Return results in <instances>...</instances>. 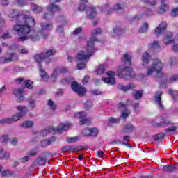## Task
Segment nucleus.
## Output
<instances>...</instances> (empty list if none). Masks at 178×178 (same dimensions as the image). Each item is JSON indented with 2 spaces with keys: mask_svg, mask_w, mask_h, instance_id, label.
I'll return each instance as SVG.
<instances>
[{
  "mask_svg": "<svg viewBox=\"0 0 178 178\" xmlns=\"http://www.w3.org/2000/svg\"><path fill=\"white\" fill-rule=\"evenodd\" d=\"M19 60V54L17 53H8L6 57L0 58V63H10V62H17Z\"/></svg>",
  "mask_w": 178,
  "mask_h": 178,
  "instance_id": "10",
  "label": "nucleus"
},
{
  "mask_svg": "<svg viewBox=\"0 0 178 178\" xmlns=\"http://www.w3.org/2000/svg\"><path fill=\"white\" fill-rule=\"evenodd\" d=\"M31 9H32L33 12H34L35 13H41V12L44 10V8H42V7L34 3L31 4Z\"/></svg>",
  "mask_w": 178,
  "mask_h": 178,
  "instance_id": "25",
  "label": "nucleus"
},
{
  "mask_svg": "<svg viewBox=\"0 0 178 178\" xmlns=\"http://www.w3.org/2000/svg\"><path fill=\"white\" fill-rule=\"evenodd\" d=\"M71 87L72 91L76 92L79 97H83V95H86V92H87L86 88L81 86V85L77 83L76 81L72 82Z\"/></svg>",
  "mask_w": 178,
  "mask_h": 178,
  "instance_id": "11",
  "label": "nucleus"
},
{
  "mask_svg": "<svg viewBox=\"0 0 178 178\" xmlns=\"http://www.w3.org/2000/svg\"><path fill=\"white\" fill-rule=\"evenodd\" d=\"M102 33L101 29H94L92 31V37L87 41V45L83 48L76 56L75 60L77 63L76 67L78 70L86 69V63L90 60V58L97 52V48L94 47V42L97 41V35Z\"/></svg>",
  "mask_w": 178,
  "mask_h": 178,
  "instance_id": "2",
  "label": "nucleus"
},
{
  "mask_svg": "<svg viewBox=\"0 0 178 178\" xmlns=\"http://www.w3.org/2000/svg\"><path fill=\"white\" fill-rule=\"evenodd\" d=\"M40 27L41 29L40 32L32 30L31 29H33V27H31L29 33H31V31L34 33H32V35H31V37H38V38L33 39V38H29L28 40H32V41H37L40 38H42L43 40H45V38H48L49 34L48 33H47V31H50L51 30H52V24L51 22H44L40 24Z\"/></svg>",
  "mask_w": 178,
  "mask_h": 178,
  "instance_id": "4",
  "label": "nucleus"
},
{
  "mask_svg": "<svg viewBox=\"0 0 178 178\" xmlns=\"http://www.w3.org/2000/svg\"><path fill=\"white\" fill-rule=\"evenodd\" d=\"M1 5L2 6H8L9 5V0H1Z\"/></svg>",
  "mask_w": 178,
  "mask_h": 178,
  "instance_id": "62",
  "label": "nucleus"
},
{
  "mask_svg": "<svg viewBox=\"0 0 178 178\" xmlns=\"http://www.w3.org/2000/svg\"><path fill=\"white\" fill-rule=\"evenodd\" d=\"M1 175L2 177H10L13 176V172L10 170H4L1 172Z\"/></svg>",
  "mask_w": 178,
  "mask_h": 178,
  "instance_id": "33",
  "label": "nucleus"
},
{
  "mask_svg": "<svg viewBox=\"0 0 178 178\" xmlns=\"http://www.w3.org/2000/svg\"><path fill=\"white\" fill-rule=\"evenodd\" d=\"M168 124H170V121L168 120H163L160 123L154 124V127H166Z\"/></svg>",
  "mask_w": 178,
  "mask_h": 178,
  "instance_id": "31",
  "label": "nucleus"
},
{
  "mask_svg": "<svg viewBox=\"0 0 178 178\" xmlns=\"http://www.w3.org/2000/svg\"><path fill=\"white\" fill-rule=\"evenodd\" d=\"M97 134H98V129H97V128L90 129V136L91 137H97Z\"/></svg>",
  "mask_w": 178,
  "mask_h": 178,
  "instance_id": "50",
  "label": "nucleus"
},
{
  "mask_svg": "<svg viewBox=\"0 0 178 178\" xmlns=\"http://www.w3.org/2000/svg\"><path fill=\"white\" fill-rule=\"evenodd\" d=\"M48 106L49 108H51V109H53V111L56 109V104L51 99L48 101Z\"/></svg>",
  "mask_w": 178,
  "mask_h": 178,
  "instance_id": "51",
  "label": "nucleus"
},
{
  "mask_svg": "<svg viewBox=\"0 0 178 178\" xmlns=\"http://www.w3.org/2000/svg\"><path fill=\"white\" fill-rule=\"evenodd\" d=\"M63 152H72V151H74V147L72 146H65L62 149Z\"/></svg>",
  "mask_w": 178,
  "mask_h": 178,
  "instance_id": "48",
  "label": "nucleus"
},
{
  "mask_svg": "<svg viewBox=\"0 0 178 178\" xmlns=\"http://www.w3.org/2000/svg\"><path fill=\"white\" fill-rule=\"evenodd\" d=\"M167 26L168 24L166 22H162L154 30V34L156 35H161V34H163L165 32Z\"/></svg>",
  "mask_w": 178,
  "mask_h": 178,
  "instance_id": "17",
  "label": "nucleus"
},
{
  "mask_svg": "<svg viewBox=\"0 0 178 178\" xmlns=\"http://www.w3.org/2000/svg\"><path fill=\"white\" fill-rule=\"evenodd\" d=\"M9 142V136L8 135H1L0 136V143L2 144H8Z\"/></svg>",
  "mask_w": 178,
  "mask_h": 178,
  "instance_id": "36",
  "label": "nucleus"
},
{
  "mask_svg": "<svg viewBox=\"0 0 178 178\" xmlns=\"http://www.w3.org/2000/svg\"><path fill=\"white\" fill-rule=\"evenodd\" d=\"M67 143H70L71 144H73L74 143H77V141H80V138L78 136H74L67 138Z\"/></svg>",
  "mask_w": 178,
  "mask_h": 178,
  "instance_id": "41",
  "label": "nucleus"
},
{
  "mask_svg": "<svg viewBox=\"0 0 178 178\" xmlns=\"http://www.w3.org/2000/svg\"><path fill=\"white\" fill-rule=\"evenodd\" d=\"M172 51H174V52H178V44H174L172 45Z\"/></svg>",
  "mask_w": 178,
  "mask_h": 178,
  "instance_id": "64",
  "label": "nucleus"
},
{
  "mask_svg": "<svg viewBox=\"0 0 178 178\" xmlns=\"http://www.w3.org/2000/svg\"><path fill=\"white\" fill-rule=\"evenodd\" d=\"M117 74L120 79L130 80V79L134 77L136 74L131 67L120 65L117 70Z\"/></svg>",
  "mask_w": 178,
  "mask_h": 178,
  "instance_id": "7",
  "label": "nucleus"
},
{
  "mask_svg": "<svg viewBox=\"0 0 178 178\" xmlns=\"http://www.w3.org/2000/svg\"><path fill=\"white\" fill-rule=\"evenodd\" d=\"M163 137H165V134L163 133H161L154 136V138L156 141H161L162 140H163Z\"/></svg>",
  "mask_w": 178,
  "mask_h": 178,
  "instance_id": "43",
  "label": "nucleus"
},
{
  "mask_svg": "<svg viewBox=\"0 0 178 178\" xmlns=\"http://www.w3.org/2000/svg\"><path fill=\"white\" fill-rule=\"evenodd\" d=\"M113 144H121L122 145H125V147H128L129 148H131V145H130L129 144L124 143V142H122L120 140H116L113 141L112 143Z\"/></svg>",
  "mask_w": 178,
  "mask_h": 178,
  "instance_id": "47",
  "label": "nucleus"
},
{
  "mask_svg": "<svg viewBox=\"0 0 178 178\" xmlns=\"http://www.w3.org/2000/svg\"><path fill=\"white\" fill-rule=\"evenodd\" d=\"M10 157V153L4 152L2 147L0 148V158H1V159H9ZM0 172H2V165H0Z\"/></svg>",
  "mask_w": 178,
  "mask_h": 178,
  "instance_id": "22",
  "label": "nucleus"
},
{
  "mask_svg": "<svg viewBox=\"0 0 178 178\" xmlns=\"http://www.w3.org/2000/svg\"><path fill=\"white\" fill-rule=\"evenodd\" d=\"M154 102L159 109H163V104H162V91H157L154 96Z\"/></svg>",
  "mask_w": 178,
  "mask_h": 178,
  "instance_id": "16",
  "label": "nucleus"
},
{
  "mask_svg": "<svg viewBox=\"0 0 178 178\" xmlns=\"http://www.w3.org/2000/svg\"><path fill=\"white\" fill-rule=\"evenodd\" d=\"M161 13L169 10V5L165 3V0H161V6L160 7Z\"/></svg>",
  "mask_w": 178,
  "mask_h": 178,
  "instance_id": "32",
  "label": "nucleus"
},
{
  "mask_svg": "<svg viewBox=\"0 0 178 178\" xmlns=\"http://www.w3.org/2000/svg\"><path fill=\"white\" fill-rule=\"evenodd\" d=\"M106 69V65H99V67L96 69L97 74L101 75L104 74Z\"/></svg>",
  "mask_w": 178,
  "mask_h": 178,
  "instance_id": "28",
  "label": "nucleus"
},
{
  "mask_svg": "<svg viewBox=\"0 0 178 178\" xmlns=\"http://www.w3.org/2000/svg\"><path fill=\"white\" fill-rule=\"evenodd\" d=\"M163 64L162 62H161L159 59H154L152 65L147 68L146 75L149 77L155 73L156 79H159V77H162V74H163Z\"/></svg>",
  "mask_w": 178,
  "mask_h": 178,
  "instance_id": "5",
  "label": "nucleus"
},
{
  "mask_svg": "<svg viewBox=\"0 0 178 178\" xmlns=\"http://www.w3.org/2000/svg\"><path fill=\"white\" fill-rule=\"evenodd\" d=\"M25 84V87L29 88V90H33V82L31 80H26L24 82Z\"/></svg>",
  "mask_w": 178,
  "mask_h": 178,
  "instance_id": "46",
  "label": "nucleus"
},
{
  "mask_svg": "<svg viewBox=\"0 0 178 178\" xmlns=\"http://www.w3.org/2000/svg\"><path fill=\"white\" fill-rule=\"evenodd\" d=\"M13 94L17 97L19 99H23V89L17 88L13 90Z\"/></svg>",
  "mask_w": 178,
  "mask_h": 178,
  "instance_id": "26",
  "label": "nucleus"
},
{
  "mask_svg": "<svg viewBox=\"0 0 178 178\" xmlns=\"http://www.w3.org/2000/svg\"><path fill=\"white\" fill-rule=\"evenodd\" d=\"M92 102L88 101L86 103H85V108L86 109H90V108H92Z\"/></svg>",
  "mask_w": 178,
  "mask_h": 178,
  "instance_id": "58",
  "label": "nucleus"
},
{
  "mask_svg": "<svg viewBox=\"0 0 178 178\" xmlns=\"http://www.w3.org/2000/svg\"><path fill=\"white\" fill-rule=\"evenodd\" d=\"M97 16V10L95 7H88L86 11L87 19H92Z\"/></svg>",
  "mask_w": 178,
  "mask_h": 178,
  "instance_id": "19",
  "label": "nucleus"
},
{
  "mask_svg": "<svg viewBox=\"0 0 178 178\" xmlns=\"http://www.w3.org/2000/svg\"><path fill=\"white\" fill-rule=\"evenodd\" d=\"M151 60V58L149 57V54L148 52H145L142 56V65L143 66H145V65H149Z\"/></svg>",
  "mask_w": 178,
  "mask_h": 178,
  "instance_id": "24",
  "label": "nucleus"
},
{
  "mask_svg": "<svg viewBox=\"0 0 178 178\" xmlns=\"http://www.w3.org/2000/svg\"><path fill=\"white\" fill-rule=\"evenodd\" d=\"M172 16H178V8L172 9Z\"/></svg>",
  "mask_w": 178,
  "mask_h": 178,
  "instance_id": "63",
  "label": "nucleus"
},
{
  "mask_svg": "<svg viewBox=\"0 0 178 178\" xmlns=\"http://www.w3.org/2000/svg\"><path fill=\"white\" fill-rule=\"evenodd\" d=\"M81 124H86V126H88L91 124V118H83L80 120Z\"/></svg>",
  "mask_w": 178,
  "mask_h": 178,
  "instance_id": "42",
  "label": "nucleus"
},
{
  "mask_svg": "<svg viewBox=\"0 0 178 178\" xmlns=\"http://www.w3.org/2000/svg\"><path fill=\"white\" fill-rule=\"evenodd\" d=\"M16 108L17 109V111H19V113L14 114L11 118H7L1 120V124H6L13 123V122H18V120H20V119L23 118V115H24V113H26L29 111L27 107L22 106H18Z\"/></svg>",
  "mask_w": 178,
  "mask_h": 178,
  "instance_id": "6",
  "label": "nucleus"
},
{
  "mask_svg": "<svg viewBox=\"0 0 178 178\" xmlns=\"http://www.w3.org/2000/svg\"><path fill=\"white\" fill-rule=\"evenodd\" d=\"M54 141H55V138H50L47 140H44L41 142L42 147H47V145H51Z\"/></svg>",
  "mask_w": 178,
  "mask_h": 178,
  "instance_id": "30",
  "label": "nucleus"
},
{
  "mask_svg": "<svg viewBox=\"0 0 178 178\" xmlns=\"http://www.w3.org/2000/svg\"><path fill=\"white\" fill-rule=\"evenodd\" d=\"M176 129L177 128L175 126L170 127L165 129V131H167V132L168 131H169V132L175 131Z\"/></svg>",
  "mask_w": 178,
  "mask_h": 178,
  "instance_id": "61",
  "label": "nucleus"
},
{
  "mask_svg": "<svg viewBox=\"0 0 178 178\" xmlns=\"http://www.w3.org/2000/svg\"><path fill=\"white\" fill-rule=\"evenodd\" d=\"M176 169V166L170 165H165L163 167V170L164 172H173Z\"/></svg>",
  "mask_w": 178,
  "mask_h": 178,
  "instance_id": "35",
  "label": "nucleus"
},
{
  "mask_svg": "<svg viewBox=\"0 0 178 178\" xmlns=\"http://www.w3.org/2000/svg\"><path fill=\"white\" fill-rule=\"evenodd\" d=\"M176 63H177V60H176V58L175 57L171 58L169 60V65H170V66H173L176 65Z\"/></svg>",
  "mask_w": 178,
  "mask_h": 178,
  "instance_id": "55",
  "label": "nucleus"
},
{
  "mask_svg": "<svg viewBox=\"0 0 178 178\" xmlns=\"http://www.w3.org/2000/svg\"><path fill=\"white\" fill-rule=\"evenodd\" d=\"M35 165H40V166H44L47 163V159L45 158L39 157L34 161Z\"/></svg>",
  "mask_w": 178,
  "mask_h": 178,
  "instance_id": "27",
  "label": "nucleus"
},
{
  "mask_svg": "<svg viewBox=\"0 0 178 178\" xmlns=\"http://www.w3.org/2000/svg\"><path fill=\"white\" fill-rule=\"evenodd\" d=\"M19 161L22 163L28 162V161H30V156H25L22 158L19 159Z\"/></svg>",
  "mask_w": 178,
  "mask_h": 178,
  "instance_id": "54",
  "label": "nucleus"
},
{
  "mask_svg": "<svg viewBox=\"0 0 178 178\" xmlns=\"http://www.w3.org/2000/svg\"><path fill=\"white\" fill-rule=\"evenodd\" d=\"M122 31V29L120 26H116L114 28L113 31V35L115 37V35H120V32Z\"/></svg>",
  "mask_w": 178,
  "mask_h": 178,
  "instance_id": "44",
  "label": "nucleus"
},
{
  "mask_svg": "<svg viewBox=\"0 0 178 178\" xmlns=\"http://www.w3.org/2000/svg\"><path fill=\"white\" fill-rule=\"evenodd\" d=\"M147 30H148V23L144 22L139 29V33H147Z\"/></svg>",
  "mask_w": 178,
  "mask_h": 178,
  "instance_id": "38",
  "label": "nucleus"
},
{
  "mask_svg": "<svg viewBox=\"0 0 178 178\" xmlns=\"http://www.w3.org/2000/svg\"><path fill=\"white\" fill-rule=\"evenodd\" d=\"M37 155V150H31L28 152V156H35Z\"/></svg>",
  "mask_w": 178,
  "mask_h": 178,
  "instance_id": "56",
  "label": "nucleus"
},
{
  "mask_svg": "<svg viewBox=\"0 0 178 178\" xmlns=\"http://www.w3.org/2000/svg\"><path fill=\"white\" fill-rule=\"evenodd\" d=\"M120 122V118L111 117L108 119L109 124H116Z\"/></svg>",
  "mask_w": 178,
  "mask_h": 178,
  "instance_id": "39",
  "label": "nucleus"
},
{
  "mask_svg": "<svg viewBox=\"0 0 178 178\" xmlns=\"http://www.w3.org/2000/svg\"><path fill=\"white\" fill-rule=\"evenodd\" d=\"M34 126V122L33 121H24L21 124V127L24 129H29Z\"/></svg>",
  "mask_w": 178,
  "mask_h": 178,
  "instance_id": "29",
  "label": "nucleus"
},
{
  "mask_svg": "<svg viewBox=\"0 0 178 178\" xmlns=\"http://www.w3.org/2000/svg\"><path fill=\"white\" fill-rule=\"evenodd\" d=\"M120 90L122 91H130V90H134L136 88V85L134 83H131L127 86H123L122 84L119 85Z\"/></svg>",
  "mask_w": 178,
  "mask_h": 178,
  "instance_id": "21",
  "label": "nucleus"
},
{
  "mask_svg": "<svg viewBox=\"0 0 178 178\" xmlns=\"http://www.w3.org/2000/svg\"><path fill=\"white\" fill-rule=\"evenodd\" d=\"M69 129H70V125H69V124H60L57 128L49 127L43 129L40 134L41 136H45L49 133H51V134L62 133V131H66V130H69Z\"/></svg>",
  "mask_w": 178,
  "mask_h": 178,
  "instance_id": "8",
  "label": "nucleus"
},
{
  "mask_svg": "<svg viewBox=\"0 0 178 178\" xmlns=\"http://www.w3.org/2000/svg\"><path fill=\"white\" fill-rule=\"evenodd\" d=\"M122 62L124 65H131V55L130 53H126L124 54Z\"/></svg>",
  "mask_w": 178,
  "mask_h": 178,
  "instance_id": "23",
  "label": "nucleus"
},
{
  "mask_svg": "<svg viewBox=\"0 0 178 178\" xmlns=\"http://www.w3.org/2000/svg\"><path fill=\"white\" fill-rule=\"evenodd\" d=\"M149 47L152 49H156L157 48H159V42L158 41L153 42L149 44Z\"/></svg>",
  "mask_w": 178,
  "mask_h": 178,
  "instance_id": "49",
  "label": "nucleus"
},
{
  "mask_svg": "<svg viewBox=\"0 0 178 178\" xmlns=\"http://www.w3.org/2000/svg\"><path fill=\"white\" fill-rule=\"evenodd\" d=\"M115 74L116 72L113 71H108L106 72V75L109 76L110 77L102 78V80L107 84H111V86H113V84L116 83V80L115 79Z\"/></svg>",
  "mask_w": 178,
  "mask_h": 178,
  "instance_id": "13",
  "label": "nucleus"
},
{
  "mask_svg": "<svg viewBox=\"0 0 178 178\" xmlns=\"http://www.w3.org/2000/svg\"><path fill=\"white\" fill-rule=\"evenodd\" d=\"M87 2H88V0H81V3L79 7V10H80V12L86 10V3H87Z\"/></svg>",
  "mask_w": 178,
  "mask_h": 178,
  "instance_id": "37",
  "label": "nucleus"
},
{
  "mask_svg": "<svg viewBox=\"0 0 178 178\" xmlns=\"http://www.w3.org/2000/svg\"><path fill=\"white\" fill-rule=\"evenodd\" d=\"M10 20H17V23L13 26V30L18 34L19 41H27L29 38L37 40L38 37L31 36L34 32H30V28L35 24V20L31 16L23 13L19 10L12 9L8 11Z\"/></svg>",
  "mask_w": 178,
  "mask_h": 178,
  "instance_id": "1",
  "label": "nucleus"
},
{
  "mask_svg": "<svg viewBox=\"0 0 178 178\" xmlns=\"http://www.w3.org/2000/svg\"><path fill=\"white\" fill-rule=\"evenodd\" d=\"M67 68L66 67H56L53 73L51 74V80L52 81H56V79H58V75L62 73H67Z\"/></svg>",
  "mask_w": 178,
  "mask_h": 178,
  "instance_id": "14",
  "label": "nucleus"
},
{
  "mask_svg": "<svg viewBox=\"0 0 178 178\" xmlns=\"http://www.w3.org/2000/svg\"><path fill=\"white\" fill-rule=\"evenodd\" d=\"M178 80V75H173L172 76L170 77L168 80V83H175V81H177Z\"/></svg>",
  "mask_w": 178,
  "mask_h": 178,
  "instance_id": "52",
  "label": "nucleus"
},
{
  "mask_svg": "<svg viewBox=\"0 0 178 178\" xmlns=\"http://www.w3.org/2000/svg\"><path fill=\"white\" fill-rule=\"evenodd\" d=\"M55 54H56V50L52 49H49L46 53H41L40 54H36L34 56L35 60H36V62L38 63L40 76L42 81H48V80H49V76H48V74L47 73V72H45V70L42 68L40 63L41 62L44 60L46 63V65H48L51 62V59L49 58V57L54 56Z\"/></svg>",
  "mask_w": 178,
  "mask_h": 178,
  "instance_id": "3",
  "label": "nucleus"
},
{
  "mask_svg": "<svg viewBox=\"0 0 178 178\" xmlns=\"http://www.w3.org/2000/svg\"><path fill=\"white\" fill-rule=\"evenodd\" d=\"M172 37H173V35L172 34V33H168L164 37L163 41L164 44H165V45H169V44H173V42H175V41L178 42V34L177 35V37L175 40H173V38H172Z\"/></svg>",
  "mask_w": 178,
  "mask_h": 178,
  "instance_id": "18",
  "label": "nucleus"
},
{
  "mask_svg": "<svg viewBox=\"0 0 178 178\" xmlns=\"http://www.w3.org/2000/svg\"><path fill=\"white\" fill-rule=\"evenodd\" d=\"M168 94L172 95V97H177L178 95V92H175L174 90H172V89H170L168 90Z\"/></svg>",
  "mask_w": 178,
  "mask_h": 178,
  "instance_id": "60",
  "label": "nucleus"
},
{
  "mask_svg": "<svg viewBox=\"0 0 178 178\" xmlns=\"http://www.w3.org/2000/svg\"><path fill=\"white\" fill-rule=\"evenodd\" d=\"M28 105H29V108H31V109H34V108H35V106H37L36 101L34 99H30L28 102Z\"/></svg>",
  "mask_w": 178,
  "mask_h": 178,
  "instance_id": "45",
  "label": "nucleus"
},
{
  "mask_svg": "<svg viewBox=\"0 0 178 178\" xmlns=\"http://www.w3.org/2000/svg\"><path fill=\"white\" fill-rule=\"evenodd\" d=\"M124 8V3H117L114 5L113 8H109V4H106L102 7L103 12H107L108 15H111L113 10H122Z\"/></svg>",
  "mask_w": 178,
  "mask_h": 178,
  "instance_id": "12",
  "label": "nucleus"
},
{
  "mask_svg": "<svg viewBox=\"0 0 178 178\" xmlns=\"http://www.w3.org/2000/svg\"><path fill=\"white\" fill-rule=\"evenodd\" d=\"M90 129H85L83 131V136H90Z\"/></svg>",
  "mask_w": 178,
  "mask_h": 178,
  "instance_id": "59",
  "label": "nucleus"
},
{
  "mask_svg": "<svg viewBox=\"0 0 178 178\" xmlns=\"http://www.w3.org/2000/svg\"><path fill=\"white\" fill-rule=\"evenodd\" d=\"M59 10H60V8L59 7V6L51 3L48 6L47 11L42 16V19L46 20L48 19H51V17L54 16L55 12H59Z\"/></svg>",
  "mask_w": 178,
  "mask_h": 178,
  "instance_id": "9",
  "label": "nucleus"
},
{
  "mask_svg": "<svg viewBox=\"0 0 178 178\" xmlns=\"http://www.w3.org/2000/svg\"><path fill=\"white\" fill-rule=\"evenodd\" d=\"M134 98L135 99H141L143 97V90H138L135 92H134Z\"/></svg>",
  "mask_w": 178,
  "mask_h": 178,
  "instance_id": "40",
  "label": "nucleus"
},
{
  "mask_svg": "<svg viewBox=\"0 0 178 178\" xmlns=\"http://www.w3.org/2000/svg\"><path fill=\"white\" fill-rule=\"evenodd\" d=\"M135 130L136 128L134 127V126L131 123H128L124 127L122 132L125 134H129L133 133V131H134Z\"/></svg>",
  "mask_w": 178,
  "mask_h": 178,
  "instance_id": "20",
  "label": "nucleus"
},
{
  "mask_svg": "<svg viewBox=\"0 0 178 178\" xmlns=\"http://www.w3.org/2000/svg\"><path fill=\"white\" fill-rule=\"evenodd\" d=\"M81 31H83V29L81 27L77 28L76 29H75V31L73 32V34L74 35H77V34H80V33H81Z\"/></svg>",
  "mask_w": 178,
  "mask_h": 178,
  "instance_id": "57",
  "label": "nucleus"
},
{
  "mask_svg": "<svg viewBox=\"0 0 178 178\" xmlns=\"http://www.w3.org/2000/svg\"><path fill=\"white\" fill-rule=\"evenodd\" d=\"M74 116L76 119H81V120L83 119H85V118H86L87 114L84 111L77 112V113H75Z\"/></svg>",
  "mask_w": 178,
  "mask_h": 178,
  "instance_id": "34",
  "label": "nucleus"
},
{
  "mask_svg": "<svg viewBox=\"0 0 178 178\" xmlns=\"http://www.w3.org/2000/svg\"><path fill=\"white\" fill-rule=\"evenodd\" d=\"M118 108L122 111V119H127V118H129V115H130V113H131V111L129 110L127 108V106L124 104H123L122 102H120L119 104Z\"/></svg>",
  "mask_w": 178,
  "mask_h": 178,
  "instance_id": "15",
  "label": "nucleus"
},
{
  "mask_svg": "<svg viewBox=\"0 0 178 178\" xmlns=\"http://www.w3.org/2000/svg\"><path fill=\"white\" fill-rule=\"evenodd\" d=\"M19 141V139H17V138H13L10 140V144L11 145H13L14 147H16V145H17V143Z\"/></svg>",
  "mask_w": 178,
  "mask_h": 178,
  "instance_id": "53",
  "label": "nucleus"
}]
</instances>
